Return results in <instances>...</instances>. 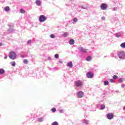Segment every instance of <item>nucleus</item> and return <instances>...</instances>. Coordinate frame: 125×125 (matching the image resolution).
<instances>
[{
    "label": "nucleus",
    "mask_w": 125,
    "mask_h": 125,
    "mask_svg": "<svg viewBox=\"0 0 125 125\" xmlns=\"http://www.w3.org/2000/svg\"><path fill=\"white\" fill-rule=\"evenodd\" d=\"M4 70L3 69L0 68V75H2V74H4Z\"/></svg>",
    "instance_id": "obj_14"
},
{
    "label": "nucleus",
    "mask_w": 125,
    "mask_h": 125,
    "mask_svg": "<svg viewBox=\"0 0 125 125\" xmlns=\"http://www.w3.org/2000/svg\"><path fill=\"white\" fill-rule=\"evenodd\" d=\"M1 45H2V43H0V46Z\"/></svg>",
    "instance_id": "obj_37"
},
{
    "label": "nucleus",
    "mask_w": 125,
    "mask_h": 125,
    "mask_svg": "<svg viewBox=\"0 0 125 125\" xmlns=\"http://www.w3.org/2000/svg\"><path fill=\"white\" fill-rule=\"evenodd\" d=\"M109 81H110V83H114V80L112 79H110Z\"/></svg>",
    "instance_id": "obj_31"
},
{
    "label": "nucleus",
    "mask_w": 125,
    "mask_h": 125,
    "mask_svg": "<svg viewBox=\"0 0 125 125\" xmlns=\"http://www.w3.org/2000/svg\"><path fill=\"white\" fill-rule=\"evenodd\" d=\"M117 55L120 59H125V52L124 51H120L118 52Z\"/></svg>",
    "instance_id": "obj_2"
},
{
    "label": "nucleus",
    "mask_w": 125,
    "mask_h": 125,
    "mask_svg": "<svg viewBox=\"0 0 125 125\" xmlns=\"http://www.w3.org/2000/svg\"><path fill=\"white\" fill-rule=\"evenodd\" d=\"M67 66V67H69V68H73V63L72 62H68Z\"/></svg>",
    "instance_id": "obj_10"
},
{
    "label": "nucleus",
    "mask_w": 125,
    "mask_h": 125,
    "mask_svg": "<svg viewBox=\"0 0 125 125\" xmlns=\"http://www.w3.org/2000/svg\"><path fill=\"white\" fill-rule=\"evenodd\" d=\"M36 3L37 5H38L39 6H41V0H37L36 1Z\"/></svg>",
    "instance_id": "obj_12"
},
{
    "label": "nucleus",
    "mask_w": 125,
    "mask_h": 125,
    "mask_svg": "<svg viewBox=\"0 0 125 125\" xmlns=\"http://www.w3.org/2000/svg\"><path fill=\"white\" fill-rule=\"evenodd\" d=\"M31 42H32V41L29 40L27 42V44H30L31 43Z\"/></svg>",
    "instance_id": "obj_29"
},
{
    "label": "nucleus",
    "mask_w": 125,
    "mask_h": 125,
    "mask_svg": "<svg viewBox=\"0 0 125 125\" xmlns=\"http://www.w3.org/2000/svg\"><path fill=\"white\" fill-rule=\"evenodd\" d=\"M20 12L22 14H23L24 13H25L26 12L24 10V9H21L20 10Z\"/></svg>",
    "instance_id": "obj_18"
},
{
    "label": "nucleus",
    "mask_w": 125,
    "mask_h": 125,
    "mask_svg": "<svg viewBox=\"0 0 125 125\" xmlns=\"http://www.w3.org/2000/svg\"><path fill=\"white\" fill-rule=\"evenodd\" d=\"M75 84L76 86L81 87L83 85V82L81 81L78 80L77 81H76Z\"/></svg>",
    "instance_id": "obj_5"
},
{
    "label": "nucleus",
    "mask_w": 125,
    "mask_h": 125,
    "mask_svg": "<svg viewBox=\"0 0 125 125\" xmlns=\"http://www.w3.org/2000/svg\"><path fill=\"white\" fill-rule=\"evenodd\" d=\"M67 35H68V33L65 32V33L63 34V37H67Z\"/></svg>",
    "instance_id": "obj_28"
},
{
    "label": "nucleus",
    "mask_w": 125,
    "mask_h": 125,
    "mask_svg": "<svg viewBox=\"0 0 125 125\" xmlns=\"http://www.w3.org/2000/svg\"><path fill=\"white\" fill-rule=\"evenodd\" d=\"M124 109L125 110V106L124 107Z\"/></svg>",
    "instance_id": "obj_39"
},
{
    "label": "nucleus",
    "mask_w": 125,
    "mask_h": 125,
    "mask_svg": "<svg viewBox=\"0 0 125 125\" xmlns=\"http://www.w3.org/2000/svg\"><path fill=\"white\" fill-rule=\"evenodd\" d=\"M69 43L71 45L74 44L75 43V41H74V40H73V39H70L69 41Z\"/></svg>",
    "instance_id": "obj_13"
},
{
    "label": "nucleus",
    "mask_w": 125,
    "mask_h": 125,
    "mask_svg": "<svg viewBox=\"0 0 125 125\" xmlns=\"http://www.w3.org/2000/svg\"><path fill=\"white\" fill-rule=\"evenodd\" d=\"M55 58H59V55L58 54H56L55 55Z\"/></svg>",
    "instance_id": "obj_27"
},
{
    "label": "nucleus",
    "mask_w": 125,
    "mask_h": 125,
    "mask_svg": "<svg viewBox=\"0 0 125 125\" xmlns=\"http://www.w3.org/2000/svg\"><path fill=\"white\" fill-rule=\"evenodd\" d=\"M5 59H7V56L4 57Z\"/></svg>",
    "instance_id": "obj_36"
},
{
    "label": "nucleus",
    "mask_w": 125,
    "mask_h": 125,
    "mask_svg": "<svg viewBox=\"0 0 125 125\" xmlns=\"http://www.w3.org/2000/svg\"><path fill=\"white\" fill-rule=\"evenodd\" d=\"M84 123L85 124H87V123H86V121H84Z\"/></svg>",
    "instance_id": "obj_38"
},
{
    "label": "nucleus",
    "mask_w": 125,
    "mask_h": 125,
    "mask_svg": "<svg viewBox=\"0 0 125 125\" xmlns=\"http://www.w3.org/2000/svg\"><path fill=\"white\" fill-rule=\"evenodd\" d=\"M123 82H125V79L123 78H120L119 79V83H123Z\"/></svg>",
    "instance_id": "obj_19"
},
{
    "label": "nucleus",
    "mask_w": 125,
    "mask_h": 125,
    "mask_svg": "<svg viewBox=\"0 0 125 125\" xmlns=\"http://www.w3.org/2000/svg\"><path fill=\"white\" fill-rule=\"evenodd\" d=\"M117 38H119V37H121V35H119V36L117 35Z\"/></svg>",
    "instance_id": "obj_35"
},
{
    "label": "nucleus",
    "mask_w": 125,
    "mask_h": 125,
    "mask_svg": "<svg viewBox=\"0 0 125 125\" xmlns=\"http://www.w3.org/2000/svg\"><path fill=\"white\" fill-rule=\"evenodd\" d=\"M101 109V110H104V109H105V105L102 104Z\"/></svg>",
    "instance_id": "obj_21"
},
{
    "label": "nucleus",
    "mask_w": 125,
    "mask_h": 125,
    "mask_svg": "<svg viewBox=\"0 0 125 125\" xmlns=\"http://www.w3.org/2000/svg\"><path fill=\"white\" fill-rule=\"evenodd\" d=\"M77 95L78 98H82V97H83V91H80L77 93Z\"/></svg>",
    "instance_id": "obj_7"
},
{
    "label": "nucleus",
    "mask_w": 125,
    "mask_h": 125,
    "mask_svg": "<svg viewBox=\"0 0 125 125\" xmlns=\"http://www.w3.org/2000/svg\"><path fill=\"white\" fill-rule=\"evenodd\" d=\"M109 84V82L105 81L104 82V85H108Z\"/></svg>",
    "instance_id": "obj_20"
},
{
    "label": "nucleus",
    "mask_w": 125,
    "mask_h": 125,
    "mask_svg": "<svg viewBox=\"0 0 125 125\" xmlns=\"http://www.w3.org/2000/svg\"><path fill=\"white\" fill-rule=\"evenodd\" d=\"M17 56V55L15 52L11 51L9 54V57L12 60H15V59H16Z\"/></svg>",
    "instance_id": "obj_1"
},
{
    "label": "nucleus",
    "mask_w": 125,
    "mask_h": 125,
    "mask_svg": "<svg viewBox=\"0 0 125 125\" xmlns=\"http://www.w3.org/2000/svg\"><path fill=\"white\" fill-rule=\"evenodd\" d=\"M51 110H52V112H53V113H54V112H56V108H53L51 109Z\"/></svg>",
    "instance_id": "obj_26"
},
{
    "label": "nucleus",
    "mask_w": 125,
    "mask_h": 125,
    "mask_svg": "<svg viewBox=\"0 0 125 125\" xmlns=\"http://www.w3.org/2000/svg\"><path fill=\"white\" fill-rule=\"evenodd\" d=\"M102 19L103 20H105V17H102Z\"/></svg>",
    "instance_id": "obj_34"
},
{
    "label": "nucleus",
    "mask_w": 125,
    "mask_h": 125,
    "mask_svg": "<svg viewBox=\"0 0 125 125\" xmlns=\"http://www.w3.org/2000/svg\"><path fill=\"white\" fill-rule=\"evenodd\" d=\"M79 50H80V51H82V52H87L88 50L87 49H84L83 47H80Z\"/></svg>",
    "instance_id": "obj_9"
},
{
    "label": "nucleus",
    "mask_w": 125,
    "mask_h": 125,
    "mask_svg": "<svg viewBox=\"0 0 125 125\" xmlns=\"http://www.w3.org/2000/svg\"><path fill=\"white\" fill-rule=\"evenodd\" d=\"M23 63L24 64H28V60L27 59L24 60Z\"/></svg>",
    "instance_id": "obj_24"
},
{
    "label": "nucleus",
    "mask_w": 125,
    "mask_h": 125,
    "mask_svg": "<svg viewBox=\"0 0 125 125\" xmlns=\"http://www.w3.org/2000/svg\"><path fill=\"white\" fill-rule=\"evenodd\" d=\"M73 21L74 22H77V21H78V19H77V18H74L73 19Z\"/></svg>",
    "instance_id": "obj_30"
},
{
    "label": "nucleus",
    "mask_w": 125,
    "mask_h": 125,
    "mask_svg": "<svg viewBox=\"0 0 125 125\" xmlns=\"http://www.w3.org/2000/svg\"><path fill=\"white\" fill-rule=\"evenodd\" d=\"M86 61H91L92 60V57L89 56L87 57L86 59Z\"/></svg>",
    "instance_id": "obj_11"
},
{
    "label": "nucleus",
    "mask_w": 125,
    "mask_h": 125,
    "mask_svg": "<svg viewBox=\"0 0 125 125\" xmlns=\"http://www.w3.org/2000/svg\"><path fill=\"white\" fill-rule=\"evenodd\" d=\"M50 37L52 39H54V38H55V35L54 34H51Z\"/></svg>",
    "instance_id": "obj_23"
},
{
    "label": "nucleus",
    "mask_w": 125,
    "mask_h": 125,
    "mask_svg": "<svg viewBox=\"0 0 125 125\" xmlns=\"http://www.w3.org/2000/svg\"><path fill=\"white\" fill-rule=\"evenodd\" d=\"M86 76H87V78H88L89 79H91V78H93V73H92L91 72H89L86 74Z\"/></svg>",
    "instance_id": "obj_8"
},
{
    "label": "nucleus",
    "mask_w": 125,
    "mask_h": 125,
    "mask_svg": "<svg viewBox=\"0 0 125 125\" xmlns=\"http://www.w3.org/2000/svg\"><path fill=\"white\" fill-rule=\"evenodd\" d=\"M113 79H114V80H117V79H118V76L117 75H114L113 76Z\"/></svg>",
    "instance_id": "obj_25"
},
{
    "label": "nucleus",
    "mask_w": 125,
    "mask_h": 125,
    "mask_svg": "<svg viewBox=\"0 0 125 125\" xmlns=\"http://www.w3.org/2000/svg\"><path fill=\"white\" fill-rule=\"evenodd\" d=\"M107 118L108 120H112L114 118V114L113 113H108L107 114Z\"/></svg>",
    "instance_id": "obj_6"
},
{
    "label": "nucleus",
    "mask_w": 125,
    "mask_h": 125,
    "mask_svg": "<svg viewBox=\"0 0 125 125\" xmlns=\"http://www.w3.org/2000/svg\"><path fill=\"white\" fill-rule=\"evenodd\" d=\"M10 10V8L8 6H6L5 7V11H9Z\"/></svg>",
    "instance_id": "obj_15"
},
{
    "label": "nucleus",
    "mask_w": 125,
    "mask_h": 125,
    "mask_svg": "<svg viewBox=\"0 0 125 125\" xmlns=\"http://www.w3.org/2000/svg\"><path fill=\"white\" fill-rule=\"evenodd\" d=\"M46 20V17L44 15H41L39 18V21L40 22H44Z\"/></svg>",
    "instance_id": "obj_3"
},
{
    "label": "nucleus",
    "mask_w": 125,
    "mask_h": 125,
    "mask_svg": "<svg viewBox=\"0 0 125 125\" xmlns=\"http://www.w3.org/2000/svg\"><path fill=\"white\" fill-rule=\"evenodd\" d=\"M39 122H42V118H39Z\"/></svg>",
    "instance_id": "obj_32"
},
{
    "label": "nucleus",
    "mask_w": 125,
    "mask_h": 125,
    "mask_svg": "<svg viewBox=\"0 0 125 125\" xmlns=\"http://www.w3.org/2000/svg\"><path fill=\"white\" fill-rule=\"evenodd\" d=\"M59 124L57 123V122H54L52 125H59Z\"/></svg>",
    "instance_id": "obj_22"
},
{
    "label": "nucleus",
    "mask_w": 125,
    "mask_h": 125,
    "mask_svg": "<svg viewBox=\"0 0 125 125\" xmlns=\"http://www.w3.org/2000/svg\"><path fill=\"white\" fill-rule=\"evenodd\" d=\"M11 64L13 66V67H15V65H16V63H15V62H11Z\"/></svg>",
    "instance_id": "obj_17"
},
{
    "label": "nucleus",
    "mask_w": 125,
    "mask_h": 125,
    "mask_svg": "<svg viewBox=\"0 0 125 125\" xmlns=\"http://www.w3.org/2000/svg\"><path fill=\"white\" fill-rule=\"evenodd\" d=\"M108 7V6L106 3H102L101 5V8L102 10H106Z\"/></svg>",
    "instance_id": "obj_4"
},
{
    "label": "nucleus",
    "mask_w": 125,
    "mask_h": 125,
    "mask_svg": "<svg viewBox=\"0 0 125 125\" xmlns=\"http://www.w3.org/2000/svg\"><path fill=\"white\" fill-rule=\"evenodd\" d=\"M121 86H122V88H124V87H125V84H122L121 85Z\"/></svg>",
    "instance_id": "obj_33"
},
{
    "label": "nucleus",
    "mask_w": 125,
    "mask_h": 125,
    "mask_svg": "<svg viewBox=\"0 0 125 125\" xmlns=\"http://www.w3.org/2000/svg\"><path fill=\"white\" fill-rule=\"evenodd\" d=\"M120 46L122 47V48H125V42L121 43Z\"/></svg>",
    "instance_id": "obj_16"
}]
</instances>
